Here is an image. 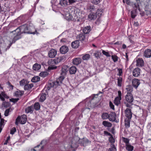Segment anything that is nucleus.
<instances>
[{"label": "nucleus", "instance_id": "8", "mask_svg": "<svg viewBox=\"0 0 151 151\" xmlns=\"http://www.w3.org/2000/svg\"><path fill=\"white\" fill-rule=\"evenodd\" d=\"M58 83L57 82H52L51 81L49 82L44 88V89H45L46 92L47 93L48 91L51 88H53L54 85L56 86V83Z\"/></svg>", "mask_w": 151, "mask_h": 151}, {"label": "nucleus", "instance_id": "20", "mask_svg": "<svg viewBox=\"0 0 151 151\" xmlns=\"http://www.w3.org/2000/svg\"><path fill=\"white\" fill-rule=\"evenodd\" d=\"M4 98H8L9 97L4 92H1V93H0V99L3 101H5Z\"/></svg>", "mask_w": 151, "mask_h": 151}, {"label": "nucleus", "instance_id": "14", "mask_svg": "<svg viewBox=\"0 0 151 151\" xmlns=\"http://www.w3.org/2000/svg\"><path fill=\"white\" fill-rule=\"evenodd\" d=\"M140 71V69L138 68H136L134 69L132 72L133 76L135 77H137L139 76Z\"/></svg>", "mask_w": 151, "mask_h": 151}, {"label": "nucleus", "instance_id": "55", "mask_svg": "<svg viewBox=\"0 0 151 151\" xmlns=\"http://www.w3.org/2000/svg\"><path fill=\"white\" fill-rule=\"evenodd\" d=\"M135 12L134 11H132L131 12V16L132 18H134L136 17Z\"/></svg>", "mask_w": 151, "mask_h": 151}, {"label": "nucleus", "instance_id": "2", "mask_svg": "<svg viewBox=\"0 0 151 151\" xmlns=\"http://www.w3.org/2000/svg\"><path fill=\"white\" fill-rule=\"evenodd\" d=\"M79 140V138L76 136L70 137L69 138V144L68 146H64L66 151H75L78 147V142Z\"/></svg>", "mask_w": 151, "mask_h": 151}, {"label": "nucleus", "instance_id": "53", "mask_svg": "<svg viewBox=\"0 0 151 151\" xmlns=\"http://www.w3.org/2000/svg\"><path fill=\"white\" fill-rule=\"evenodd\" d=\"M67 71V70L65 69L64 68H63L62 69L61 74L62 75H65Z\"/></svg>", "mask_w": 151, "mask_h": 151}, {"label": "nucleus", "instance_id": "60", "mask_svg": "<svg viewBox=\"0 0 151 151\" xmlns=\"http://www.w3.org/2000/svg\"><path fill=\"white\" fill-rule=\"evenodd\" d=\"M109 142L111 143H114L115 141L114 139L112 137L109 138Z\"/></svg>", "mask_w": 151, "mask_h": 151}, {"label": "nucleus", "instance_id": "32", "mask_svg": "<svg viewBox=\"0 0 151 151\" xmlns=\"http://www.w3.org/2000/svg\"><path fill=\"white\" fill-rule=\"evenodd\" d=\"M29 83V82L27 80L25 79H23L19 82L20 85L21 86H25L26 84Z\"/></svg>", "mask_w": 151, "mask_h": 151}, {"label": "nucleus", "instance_id": "52", "mask_svg": "<svg viewBox=\"0 0 151 151\" xmlns=\"http://www.w3.org/2000/svg\"><path fill=\"white\" fill-rule=\"evenodd\" d=\"M33 70L35 71L38 70V63H36L34 64L32 67Z\"/></svg>", "mask_w": 151, "mask_h": 151}, {"label": "nucleus", "instance_id": "12", "mask_svg": "<svg viewBox=\"0 0 151 151\" xmlns=\"http://www.w3.org/2000/svg\"><path fill=\"white\" fill-rule=\"evenodd\" d=\"M140 84V82L139 80L136 78H134L133 79L132 81V86L136 89L137 88Z\"/></svg>", "mask_w": 151, "mask_h": 151}, {"label": "nucleus", "instance_id": "23", "mask_svg": "<svg viewBox=\"0 0 151 151\" xmlns=\"http://www.w3.org/2000/svg\"><path fill=\"white\" fill-rule=\"evenodd\" d=\"M77 68L75 66H71L69 69V71L70 73L71 74H75L77 71Z\"/></svg>", "mask_w": 151, "mask_h": 151}, {"label": "nucleus", "instance_id": "4", "mask_svg": "<svg viewBox=\"0 0 151 151\" xmlns=\"http://www.w3.org/2000/svg\"><path fill=\"white\" fill-rule=\"evenodd\" d=\"M28 32L27 33L29 34H35L37 32V30L35 29L32 24L30 22H28L27 23Z\"/></svg>", "mask_w": 151, "mask_h": 151}, {"label": "nucleus", "instance_id": "62", "mask_svg": "<svg viewBox=\"0 0 151 151\" xmlns=\"http://www.w3.org/2000/svg\"><path fill=\"white\" fill-rule=\"evenodd\" d=\"M118 70L119 71V74L118 75L120 76L122 73V69L120 68H118Z\"/></svg>", "mask_w": 151, "mask_h": 151}, {"label": "nucleus", "instance_id": "36", "mask_svg": "<svg viewBox=\"0 0 151 151\" xmlns=\"http://www.w3.org/2000/svg\"><path fill=\"white\" fill-rule=\"evenodd\" d=\"M101 118L103 119H109V114L107 113H103L101 115Z\"/></svg>", "mask_w": 151, "mask_h": 151}, {"label": "nucleus", "instance_id": "57", "mask_svg": "<svg viewBox=\"0 0 151 151\" xmlns=\"http://www.w3.org/2000/svg\"><path fill=\"white\" fill-rule=\"evenodd\" d=\"M16 130L15 127H13L10 130V133L11 134H13L16 132Z\"/></svg>", "mask_w": 151, "mask_h": 151}, {"label": "nucleus", "instance_id": "46", "mask_svg": "<svg viewBox=\"0 0 151 151\" xmlns=\"http://www.w3.org/2000/svg\"><path fill=\"white\" fill-rule=\"evenodd\" d=\"M116 149L115 145L112 144L111 147L110 148L108 151H116Z\"/></svg>", "mask_w": 151, "mask_h": 151}, {"label": "nucleus", "instance_id": "16", "mask_svg": "<svg viewBox=\"0 0 151 151\" xmlns=\"http://www.w3.org/2000/svg\"><path fill=\"white\" fill-rule=\"evenodd\" d=\"M65 18L68 21H72L73 20V17L72 15L70 14L69 12H67L65 14L64 16Z\"/></svg>", "mask_w": 151, "mask_h": 151}, {"label": "nucleus", "instance_id": "33", "mask_svg": "<svg viewBox=\"0 0 151 151\" xmlns=\"http://www.w3.org/2000/svg\"><path fill=\"white\" fill-rule=\"evenodd\" d=\"M33 86V84H27L24 86V88L25 90H27L31 89Z\"/></svg>", "mask_w": 151, "mask_h": 151}, {"label": "nucleus", "instance_id": "11", "mask_svg": "<svg viewBox=\"0 0 151 151\" xmlns=\"http://www.w3.org/2000/svg\"><path fill=\"white\" fill-rule=\"evenodd\" d=\"M109 115V119L110 121L114 122L116 119V114L115 112H111Z\"/></svg>", "mask_w": 151, "mask_h": 151}, {"label": "nucleus", "instance_id": "40", "mask_svg": "<svg viewBox=\"0 0 151 151\" xmlns=\"http://www.w3.org/2000/svg\"><path fill=\"white\" fill-rule=\"evenodd\" d=\"M90 55L89 54H86L83 56L82 59L83 60H87L90 58Z\"/></svg>", "mask_w": 151, "mask_h": 151}, {"label": "nucleus", "instance_id": "10", "mask_svg": "<svg viewBox=\"0 0 151 151\" xmlns=\"http://www.w3.org/2000/svg\"><path fill=\"white\" fill-rule=\"evenodd\" d=\"M125 116L127 118L131 119L132 117V113L131 110L129 108H127L125 111Z\"/></svg>", "mask_w": 151, "mask_h": 151}, {"label": "nucleus", "instance_id": "6", "mask_svg": "<svg viewBox=\"0 0 151 151\" xmlns=\"http://www.w3.org/2000/svg\"><path fill=\"white\" fill-rule=\"evenodd\" d=\"M47 63L49 65L48 69L49 70H53L57 68V67L55 66L57 64L55 59H50L49 60Z\"/></svg>", "mask_w": 151, "mask_h": 151}, {"label": "nucleus", "instance_id": "31", "mask_svg": "<svg viewBox=\"0 0 151 151\" xmlns=\"http://www.w3.org/2000/svg\"><path fill=\"white\" fill-rule=\"evenodd\" d=\"M103 125L105 127H111L112 126L111 123L106 121H104L102 122Z\"/></svg>", "mask_w": 151, "mask_h": 151}, {"label": "nucleus", "instance_id": "17", "mask_svg": "<svg viewBox=\"0 0 151 151\" xmlns=\"http://www.w3.org/2000/svg\"><path fill=\"white\" fill-rule=\"evenodd\" d=\"M81 60L80 58H76L73 60L72 63L74 65H77L81 63Z\"/></svg>", "mask_w": 151, "mask_h": 151}, {"label": "nucleus", "instance_id": "1", "mask_svg": "<svg viewBox=\"0 0 151 151\" xmlns=\"http://www.w3.org/2000/svg\"><path fill=\"white\" fill-rule=\"evenodd\" d=\"M27 32H28V29H27V24L20 26L13 31L12 32L14 35L15 36L11 43V45L12 43H14L16 40L21 38V34L27 33Z\"/></svg>", "mask_w": 151, "mask_h": 151}, {"label": "nucleus", "instance_id": "48", "mask_svg": "<svg viewBox=\"0 0 151 151\" xmlns=\"http://www.w3.org/2000/svg\"><path fill=\"white\" fill-rule=\"evenodd\" d=\"M19 98L14 99L12 98L9 99V101L11 102H13L14 104L16 103L19 100Z\"/></svg>", "mask_w": 151, "mask_h": 151}, {"label": "nucleus", "instance_id": "28", "mask_svg": "<svg viewBox=\"0 0 151 151\" xmlns=\"http://www.w3.org/2000/svg\"><path fill=\"white\" fill-rule=\"evenodd\" d=\"M125 148L128 151H133L134 147L133 146L129 144L125 145Z\"/></svg>", "mask_w": 151, "mask_h": 151}, {"label": "nucleus", "instance_id": "5", "mask_svg": "<svg viewBox=\"0 0 151 151\" xmlns=\"http://www.w3.org/2000/svg\"><path fill=\"white\" fill-rule=\"evenodd\" d=\"M27 119V116L25 115H23L21 117L19 116L16 119L15 124L17 125H18L19 123L24 124L26 122Z\"/></svg>", "mask_w": 151, "mask_h": 151}, {"label": "nucleus", "instance_id": "30", "mask_svg": "<svg viewBox=\"0 0 151 151\" xmlns=\"http://www.w3.org/2000/svg\"><path fill=\"white\" fill-rule=\"evenodd\" d=\"M129 118H126L124 121V126L126 128H128L130 127V119Z\"/></svg>", "mask_w": 151, "mask_h": 151}, {"label": "nucleus", "instance_id": "61", "mask_svg": "<svg viewBox=\"0 0 151 151\" xmlns=\"http://www.w3.org/2000/svg\"><path fill=\"white\" fill-rule=\"evenodd\" d=\"M88 104V107L87 108L90 109L91 108V101H89V102H88L87 104Z\"/></svg>", "mask_w": 151, "mask_h": 151}, {"label": "nucleus", "instance_id": "39", "mask_svg": "<svg viewBox=\"0 0 151 151\" xmlns=\"http://www.w3.org/2000/svg\"><path fill=\"white\" fill-rule=\"evenodd\" d=\"M67 1L65 0H61L60 1L59 4L62 6H64L67 5Z\"/></svg>", "mask_w": 151, "mask_h": 151}, {"label": "nucleus", "instance_id": "35", "mask_svg": "<svg viewBox=\"0 0 151 151\" xmlns=\"http://www.w3.org/2000/svg\"><path fill=\"white\" fill-rule=\"evenodd\" d=\"M46 95L45 93H42L40 96V102H43L44 101L46 98Z\"/></svg>", "mask_w": 151, "mask_h": 151}, {"label": "nucleus", "instance_id": "44", "mask_svg": "<svg viewBox=\"0 0 151 151\" xmlns=\"http://www.w3.org/2000/svg\"><path fill=\"white\" fill-rule=\"evenodd\" d=\"M48 75V73L47 72H41L39 74V76L43 77H45L47 76Z\"/></svg>", "mask_w": 151, "mask_h": 151}, {"label": "nucleus", "instance_id": "50", "mask_svg": "<svg viewBox=\"0 0 151 151\" xmlns=\"http://www.w3.org/2000/svg\"><path fill=\"white\" fill-rule=\"evenodd\" d=\"M101 53L98 52H96L93 53V55L95 56L96 58L98 59L100 58L99 56Z\"/></svg>", "mask_w": 151, "mask_h": 151}, {"label": "nucleus", "instance_id": "9", "mask_svg": "<svg viewBox=\"0 0 151 151\" xmlns=\"http://www.w3.org/2000/svg\"><path fill=\"white\" fill-rule=\"evenodd\" d=\"M118 96L116 97L114 100V103L115 105L118 106L121 104V100L122 99V94L121 91H119L118 92Z\"/></svg>", "mask_w": 151, "mask_h": 151}, {"label": "nucleus", "instance_id": "19", "mask_svg": "<svg viewBox=\"0 0 151 151\" xmlns=\"http://www.w3.org/2000/svg\"><path fill=\"white\" fill-rule=\"evenodd\" d=\"M96 9L95 6L92 5L88 4L87 6L86 10L89 12H93Z\"/></svg>", "mask_w": 151, "mask_h": 151}, {"label": "nucleus", "instance_id": "64", "mask_svg": "<svg viewBox=\"0 0 151 151\" xmlns=\"http://www.w3.org/2000/svg\"><path fill=\"white\" fill-rule=\"evenodd\" d=\"M67 41V40L65 38H63L60 40L61 42L62 43L66 42Z\"/></svg>", "mask_w": 151, "mask_h": 151}, {"label": "nucleus", "instance_id": "54", "mask_svg": "<svg viewBox=\"0 0 151 151\" xmlns=\"http://www.w3.org/2000/svg\"><path fill=\"white\" fill-rule=\"evenodd\" d=\"M10 109L9 108L8 109H7L5 110L4 114V115L5 116H6L9 115V114L10 111Z\"/></svg>", "mask_w": 151, "mask_h": 151}, {"label": "nucleus", "instance_id": "43", "mask_svg": "<svg viewBox=\"0 0 151 151\" xmlns=\"http://www.w3.org/2000/svg\"><path fill=\"white\" fill-rule=\"evenodd\" d=\"M117 85L119 87L121 86L122 84V78L120 77L118 78L117 79Z\"/></svg>", "mask_w": 151, "mask_h": 151}, {"label": "nucleus", "instance_id": "26", "mask_svg": "<svg viewBox=\"0 0 151 151\" xmlns=\"http://www.w3.org/2000/svg\"><path fill=\"white\" fill-rule=\"evenodd\" d=\"M24 93L23 91L19 90L15 92L14 95L17 97H20L23 95Z\"/></svg>", "mask_w": 151, "mask_h": 151}, {"label": "nucleus", "instance_id": "59", "mask_svg": "<svg viewBox=\"0 0 151 151\" xmlns=\"http://www.w3.org/2000/svg\"><path fill=\"white\" fill-rule=\"evenodd\" d=\"M38 147V145L34 147V148H31L29 150V151H38L37 148Z\"/></svg>", "mask_w": 151, "mask_h": 151}, {"label": "nucleus", "instance_id": "42", "mask_svg": "<svg viewBox=\"0 0 151 151\" xmlns=\"http://www.w3.org/2000/svg\"><path fill=\"white\" fill-rule=\"evenodd\" d=\"M126 89L128 92H131L133 91V88L131 85H128L127 86Z\"/></svg>", "mask_w": 151, "mask_h": 151}, {"label": "nucleus", "instance_id": "34", "mask_svg": "<svg viewBox=\"0 0 151 151\" xmlns=\"http://www.w3.org/2000/svg\"><path fill=\"white\" fill-rule=\"evenodd\" d=\"M64 79V77L63 76H60L59 78L55 82H57L58 83H56V86L60 85L61 83H62L63 80Z\"/></svg>", "mask_w": 151, "mask_h": 151}, {"label": "nucleus", "instance_id": "7", "mask_svg": "<svg viewBox=\"0 0 151 151\" xmlns=\"http://www.w3.org/2000/svg\"><path fill=\"white\" fill-rule=\"evenodd\" d=\"M34 109H35L36 110H38V102L35 103L33 107L32 106H30L26 108L25 112L27 113H32Z\"/></svg>", "mask_w": 151, "mask_h": 151}, {"label": "nucleus", "instance_id": "47", "mask_svg": "<svg viewBox=\"0 0 151 151\" xmlns=\"http://www.w3.org/2000/svg\"><path fill=\"white\" fill-rule=\"evenodd\" d=\"M112 59L114 62H116L118 61V57L116 55H112L111 56Z\"/></svg>", "mask_w": 151, "mask_h": 151}, {"label": "nucleus", "instance_id": "24", "mask_svg": "<svg viewBox=\"0 0 151 151\" xmlns=\"http://www.w3.org/2000/svg\"><path fill=\"white\" fill-rule=\"evenodd\" d=\"M65 58V57L64 56H62L56 58L55 59L57 64L62 61H64Z\"/></svg>", "mask_w": 151, "mask_h": 151}, {"label": "nucleus", "instance_id": "38", "mask_svg": "<svg viewBox=\"0 0 151 151\" xmlns=\"http://www.w3.org/2000/svg\"><path fill=\"white\" fill-rule=\"evenodd\" d=\"M102 13L103 12L101 9H98L97 10L95 14L97 16H98L99 17H100L102 15Z\"/></svg>", "mask_w": 151, "mask_h": 151}, {"label": "nucleus", "instance_id": "63", "mask_svg": "<svg viewBox=\"0 0 151 151\" xmlns=\"http://www.w3.org/2000/svg\"><path fill=\"white\" fill-rule=\"evenodd\" d=\"M101 20V19L100 18V17H99V18L97 19L96 21V23L98 24H99L100 23Z\"/></svg>", "mask_w": 151, "mask_h": 151}, {"label": "nucleus", "instance_id": "56", "mask_svg": "<svg viewBox=\"0 0 151 151\" xmlns=\"http://www.w3.org/2000/svg\"><path fill=\"white\" fill-rule=\"evenodd\" d=\"M102 53L104 55H105L107 57H110L111 56L108 52H106L104 50L102 51Z\"/></svg>", "mask_w": 151, "mask_h": 151}, {"label": "nucleus", "instance_id": "3", "mask_svg": "<svg viewBox=\"0 0 151 151\" xmlns=\"http://www.w3.org/2000/svg\"><path fill=\"white\" fill-rule=\"evenodd\" d=\"M134 100L133 95L131 92H128L125 96V101L124 104L127 107H132V106L133 105L132 103Z\"/></svg>", "mask_w": 151, "mask_h": 151}, {"label": "nucleus", "instance_id": "29", "mask_svg": "<svg viewBox=\"0 0 151 151\" xmlns=\"http://www.w3.org/2000/svg\"><path fill=\"white\" fill-rule=\"evenodd\" d=\"M97 16L94 13H91L88 15V17L89 19L91 20H94L97 18Z\"/></svg>", "mask_w": 151, "mask_h": 151}, {"label": "nucleus", "instance_id": "27", "mask_svg": "<svg viewBox=\"0 0 151 151\" xmlns=\"http://www.w3.org/2000/svg\"><path fill=\"white\" fill-rule=\"evenodd\" d=\"M77 38L78 39V41H83L85 39V35L83 34H81L78 36Z\"/></svg>", "mask_w": 151, "mask_h": 151}, {"label": "nucleus", "instance_id": "37", "mask_svg": "<svg viewBox=\"0 0 151 151\" xmlns=\"http://www.w3.org/2000/svg\"><path fill=\"white\" fill-rule=\"evenodd\" d=\"M10 103L4 101L3 102L2 104V106L5 108H7L10 106Z\"/></svg>", "mask_w": 151, "mask_h": 151}, {"label": "nucleus", "instance_id": "49", "mask_svg": "<svg viewBox=\"0 0 151 151\" xmlns=\"http://www.w3.org/2000/svg\"><path fill=\"white\" fill-rule=\"evenodd\" d=\"M32 82L36 83L38 81V76L34 77L31 80Z\"/></svg>", "mask_w": 151, "mask_h": 151}, {"label": "nucleus", "instance_id": "13", "mask_svg": "<svg viewBox=\"0 0 151 151\" xmlns=\"http://www.w3.org/2000/svg\"><path fill=\"white\" fill-rule=\"evenodd\" d=\"M57 53V51L55 50L51 49L49 52L48 56L51 58H54L56 55Z\"/></svg>", "mask_w": 151, "mask_h": 151}, {"label": "nucleus", "instance_id": "41", "mask_svg": "<svg viewBox=\"0 0 151 151\" xmlns=\"http://www.w3.org/2000/svg\"><path fill=\"white\" fill-rule=\"evenodd\" d=\"M122 139L123 141L125 143V145L129 144V139L128 138L122 137Z\"/></svg>", "mask_w": 151, "mask_h": 151}, {"label": "nucleus", "instance_id": "51", "mask_svg": "<svg viewBox=\"0 0 151 151\" xmlns=\"http://www.w3.org/2000/svg\"><path fill=\"white\" fill-rule=\"evenodd\" d=\"M91 2L94 4H97L100 2V0H91Z\"/></svg>", "mask_w": 151, "mask_h": 151}, {"label": "nucleus", "instance_id": "58", "mask_svg": "<svg viewBox=\"0 0 151 151\" xmlns=\"http://www.w3.org/2000/svg\"><path fill=\"white\" fill-rule=\"evenodd\" d=\"M109 106L110 108L113 110H114V106L113 104L112 103L111 101H110L109 102Z\"/></svg>", "mask_w": 151, "mask_h": 151}, {"label": "nucleus", "instance_id": "45", "mask_svg": "<svg viewBox=\"0 0 151 151\" xmlns=\"http://www.w3.org/2000/svg\"><path fill=\"white\" fill-rule=\"evenodd\" d=\"M5 121L6 122V121L3 118L0 119V126L1 127H3L4 125L5 124Z\"/></svg>", "mask_w": 151, "mask_h": 151}, {"label": "nucleus", "instance_id": "15", "mask_svg": "<svg viewBox=\"0 0 151 151\" xmlns=\"http://www.w3.org/2000/svg\"><path fill=\"white\" fill-rule=\"evenodd\" d=\"M60 50L61 53L64 54L68 52V48L67 46H63L60 48Z\"/></svg>", "mask_w": 151, "mask_h": 151}, {"label": "nucleus", "instance_id": "18", "mask_svg": "<svg viewBox=\"0 0 151 151\" xmlns=\"http://www.w3.org/2000/svg\"><path fill=\"white\" fill-rule=\"evenodd\" d=\"M144 55L146 58H150L151 57V50L148 49H146L144 53Z\"/></svg>", "mask_w": 151, "mask_h": 151}, {"label": "nucleus", "instance_id": "25", "mask_svg": "<svg viewBox=\"0 0 151 151\" xmlns=\"http://www.w3.org/2000/svg\"><path fill=\"white\" fill-rule=\"evenodd\" d=\"M91 31V27L90 26H87L83 29V32L84 34H88Z\"/></svg>", "mask_w": 151, "mask_h": 151}, {"label": "nucleus", "instance_id": "22", "mask_svg": "<svg viewBox=\"0 0 151 151\" xmlns=\"http://www.w3.org/2000/svg\"><path fill=\"white\" fill-rule=\"evenodd\" d=\"M144 65V61L141 58H138L137 60L136 65L138 66L142 67Z\"/></svg>", "mask_w": 151, "mask_h": 151}, {"label": "nucleus", "instance_id": "21", "mask_svg": "<svg viewBox=\"0 0 151 151\" xmlns=\"http://www.w3.org/2000/svg\"><path fill=\"white\" fill-rule=\"evenodd\" d=\"M79 46V42L78 40H76L71 43V46L73 48H77Z\"/></svg>", "mask_w": 151, "mask_h": 151}]
</instances>
